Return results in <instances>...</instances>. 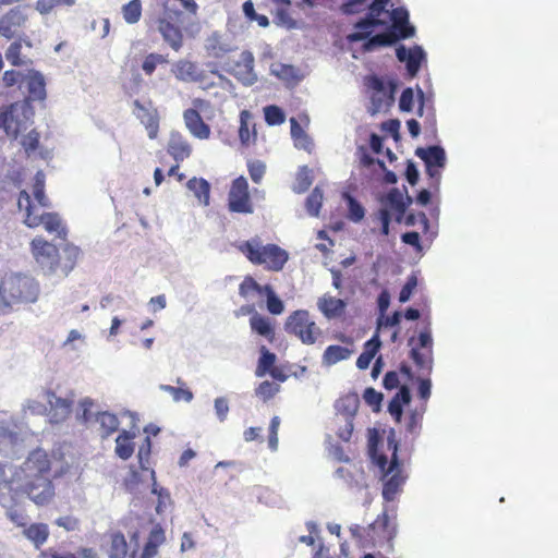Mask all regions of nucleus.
<instances>
[{"label": "nucleus", "instance_id": "nucleus-9", "mask_svg": "<svg viewBox=\"0 0 558 558\" xmlns=\"http://www.w3.org/2000/svg\"><path fill=\"white\" fill-rule=\"evenodd\" d=\"M31 252L36 263L47 275L56 272L59 268L60 257L58 247L43 236H36L32 240Z\"/></svg>", "mask_w": 558, "mask_h": 558}, {"label": "nucleus", "instance_id": "nucleus-36", "mask_svg": "<svg viewBox=\"0 0 558 558\" xmlns=\"http://www.w3.org/2000/svg\"><path fill=\"white\" fill-rule=\"evenodd\" d=\"M352 350L341 345H329L323 354V363L326 365H333L340 361L347 360L351 356Z\"/></svg>", "mask_w": 558, "mask_h": 558}, {"label": "nucleus", "instance_id": "nucleus-19", "mask_svg": "<svg viewBox=\"0 0 558 558\" xmlns=\"http://www.w3.org/2000/svg\"><path fill=\"white\" fill-rule=\"evenodd\" d=\"M25 7L16 5L10 9L5 14L0 17V35L7 39H11L15 36L17 31L24 26L27 21V14L25 13Z\"/></svg>", "mask_w": 558, "mask_h": 558}, {"label": "nucleus", "instance_id": "nucleus-44", "mask_svg": "<svg viewBox=\"0 0 558 558\" xmlns=\"http://www.w3.org/2000/svg\"><path fill=\"white\" fill-rule=\"evenodd\" d=\"M425 412V405L421 410H413L409 413L405 423V430L408 434L417 436L422 428L423 415Z\"/></svg>", "mask_w": 558, "mask_h": 558}, {"label": "nucleus", "instance_id": "nucleus-15", "mask_svg": "<svg viewBox=\"0 0 558 558\" xmlns=\"http://www.w3.org/2000/svg\"><path fill=\"white\" fill-rule=\"evenodd\" d=\"M133 113L145 126L148 137L155 140L159 132V112L151 100L142 102L138 99L133 102Z\"/></svg>", "mask_w": 558, "mask_h": 558}, {"label": "nucleus", "instance_id": "nucleus-59", "mask_svg": "<svg viewBox=\"0 0 558 558\" xmlns=\"http://www.w3.org/2000/svg\"><path fill=\"white\" fill-rule=\"evenodd\" d=\"M416 287H417V279L414 275H412L407 279V282L402 287V289L399 293V301L401 303L409 301L413 291L416 289Z\"/></svg>", "mask_w": 558, "mask_h": 558}, {"label": "nucleus", "instance_id": "nucleus-28", "mask_svg": "<svg viewBox=\"0 0 558 558\" xmlns=\"http://www.w3.org/2000/svg\"><path fill=\"white\" fill-rule=\"evenodd\" d=\"M374 535L386 541H392L396 536V526L389 521L387 512L379 514L376 520L369 525Z\"/></svg>", "mask_w": 558, "mask_h": 558}, {"label": "nucleus", "instance_id": "nucleus-45", "mask_svg": "<svg viewBox=\"0 0 558 558\" xmlns=\"http://www.w3.org/2000/svg\"><path fill=\"white\" fill-rule=\"evenodd\" d=\"M324 194L319 187H315L306 198V210L311 216H318L323 205Z\"/></svg>", "mask_w": 558, "mask_h": 558}, {"label": "nucleus", "instance_id": "nucleus-34", "mask_svg": "<svg viewBox=\"0 0 558 558\" xmlns=\"http://www.w3.org/2000/svg\"><path fill=\"white\" fill-rule=\"evenodd\" d=\"M388 209L396 215V220L400 222L407 211L408 203L404 201L403 194L398 189H392L386 198Z\"/></svg>", "mask_w": 558, "mask_h": 558}, {"label": "nucleus", "instance_id": "nucleus-47", "mask_svg": "<svg viewBox=\"0 0 558 558\" xmlns=\"http://www.w3.org/2000/svg\"><path fill=\"white\" fill-rule=\"evenodd\" d=\"M75 0H37L35 8L40 14H48L58 7H72Z\"/></svg>", "mask_w": 558, "mask_h": 558}, {"label": "nucleus", "instance_id": "nucleus-16", "mask_svg": "<svg viewBox=\"0 0 558 558\" xmlns=\"http://www.w3.org/2000/svg\"><path fill=\"white\" fill-rule=\"evenodd\" d=\"M415 155L425 162L427 174L438 184L441 177L440 169L446 165L444 148L437 145L426 148L418 147L415 150Z\"/></svg>", "mask_w": 558, "mask_h": 558}, {"label": "nucleus", "instance_id": "nucleus-3", "mask_svg": "<svg viewBox=\"0 0 558 558\" xmlns=\"http://www.w3.org/2000/svg\"><path fill=\"white\" fill-rule=\"evenodd\" d=\"M387 448L391 452L390 461H388L387 456L378 453L376 449L372 450V458L381 472L383 497L386 501H392L402 490L407 480L403 465L398 459V442L393 430L387 437Z\"/></svg>", "mask_w": 558, "mask_h": 558}, {"label": "nucleus", "instance_id": "nucleus-41", "mask_svg": "<svg viewBox=\"0 0 558 558\" xmlns=\"http://www.w3.org/2000/svg\"><path fill=\"white\" fill-rule=\"evenodd\" d=\"M275 353L268 351L265 347H262L260 356L255 372L256 376L262 377L266 373H269L272 368H275Z\"/></svg>", "mask_w": 558, "mask_h": 558}, {"label": "nucleus", "instance_id": "nucleus-29", "mask_svg": "<svg viewBox=\"0 0 558 558\" xmlns=\"http://www.w3.org/2000/svg\"><path fill=\"white\" fill-rule=\"evenodd\" d=\"M28 97L32 100L46 98V83L44 76L37 71H31L27 75Z\"/></svg>", "mask_w": 558, "mask_h": 558}, {"label": "nucleus", "instance_id": "nucleus-58", "mask_svg": "<svg viewBox=\"0 0 558 558\" xmlns=\"http://www.w3.org/2000/svg\"><path fill=\"white\" fill-rule=\"evenodd\" d=\"M401 111L411 112L414 108V93L411 87L403 89L399 100Z\"/></svg>", "mask_w": 558, "mask_h": 558}, {"label": "nucleus", "instance_id": "nucleus-13", "mask_svg": "<svg viewBox=\"0 0 558 558\" xmlns=\"http://www.w3.org/2000/svg\"><path fill=\"white\" fill-rule=\"evenodd\" d=\"M254 56L251 51H242L238 58L226 63V71L233 75L239 82L245 86H251L257 81L254 71Z\"/></svg>", "mask_w": 558, "mask_h": 558}, {"label": "nucleus", "instance_id": "nucleus-22", "mask_svg": "<svg viewBox=\"0 0 558 558\" xmlns=\"http://www.w3.org/2000/svg\"><path fill=\"white\" fill-rule=\"evenodd\" d=\"M21 452L22 444L19 435L0 423V454L19 458Z\"/></svg>", "mask_w": 558, "mask_h": 558}, {"label": "nucleus", "instance_id": "nucleus-37", "mask_svg": "<svg viewBox=\"0 0 558 558\" xmlns=\"http://www.w3.org/2000/svg\"><path fill=\"white\" fill-rule=\"evenodd\" d=\"M252 119V114L247 110H242L240 112V128H239V138L242 145L248 146L251 143H254L256 140V132L250 131V121Z\"/></svg>", "mask_w": 558, "mask_h": 558}, {"label": "nucleus", "instance_id": "nucleus-63", "mask_svg": "<svg viewBox=\"0 0 558 558\" xmlns=\"http://www.w3.org/2000/svg\"><path fill=\"white\" fill-rule=\"evenodd\" d=\"M381 345V342L379 340L378 335H374L368 341L364 344V353L371 355L372 357H375L377 352L379 351Z\"/></svg>", "mask_w": 558, "mask_h": 558}, {"label": "nucleus", "instance_id": "nucleus-7", "mask_svg": "<svg viewBox=\"0 0 558 558\" xmlns=\"http://www.w3.org/2000/svg\"><path fill=\"white\" fill-rule=\"evenodd\" d=\"M286 331L296 337L303 344H315L323 336L322 329L312 319L308 311L298 310L289 315Z\"/></svg>", "mask_w": 558, "mask_h": 558}, {"label": "nucleus", "instance_id": "nucleus-18", "mask_svg": "<svg viewBox=\"0 0 558 558\" xmlns=\"http://www.w3.org/2000/svg\"><path fill=\"white\" fill-rule=\"evenodd\" d=\"M170 15L159 16L154 21V25L161 35L163 41L175 52L180 51L184 45V35L179 25L170 21Z\"/></svg>", "mask_w": 558, "mask_h": 558}, {"label": "nucleus", "instance_id": "nucleus-52", "mask_svg": "<svg viewBox=\"0 0 558 558\" xmlns=\"http://www.w3.org/2000/svg\"><path fill=\"white\" fill-rule=\"evenodd\" d=\"M348 207H349V219L359 222L364 218V207L352 196L347 195Z\"/></svg>", "mask_w": 558, "mask_h": 558}, {"label": "nucleus", "instance_id": "nucleus-14", "mask_svg": "<svg viewBox=\"0 0 558 558\" xmlns=\"http://www.w3.org/2000/svg\"><path fill=\"white\" fill-rule=\"evenodd\" d=\"M7 117L3 131L13 140L27 129V123L31 119L28 110L24 105L13 102L5 106Z\"/></svg>", "mask_w": 558, "mask_h": 558}, {"label": "nucleus", "instance_id": "nucleus-35", "mask_svg": "<svg viewBox=\"0 0 558 558\" xmlns=\"http://www.w3.org/2000/svg\"><path fill=\"white\" fill-rule=\"evenodd\" d=\"M109 538H110V545H109V550H108L109 557L110 558H125L128 555L129 546H128L124 535L119 531L111 532L109 534Z\"/></svg>", "mask_w": 558, "mask_h": 558}, {"label": "nucleus", "instance_id": "nucleus-64", "mask_svg": "<svg viewBox=\"0 0 558 558\" xmlns=\"http://www.w3.org/2000/svg\"><path fill=\"white\" fill-rule=\"evenodd\" d=\"M40 558H78L73 553H59L54 550L53 548H48L46 550H43L39 555Z\"/></svg>", "mask_w": 558, "mask_h": 558}, {"label": "nucleus", "instance_id": "nucleus-20", "mask_svg": "<svg viewBox=\"0 0 558 558\" xmlns=\"http://www.w3.org/2000/svg\"><path fill=\"white\" fill-rule=\"evenodd\" d=\"M172 73L178 81L184 83H203L206 78L205 71L196 62L187 59L174 62Z\"/></svg>", "mask_w": 558, "mask_h": 558}, {"label": "nucleus", "instance_id": "nucleus-10", "mask_svg": "<svg viewBox=\"0 0 558 558\" xmlns=\"http://www.w3.org/2000/svg\"><path fill=\"white\" fill-rule=\"evenodd\" d=\"M400 15H402V23L400 24L399 21H397V28H395V31H389L372 36L364 43V50L372 51L377 47L390 46L399 39L412 37L415 29L409 24L408 12H401Z\"/></svg>", "mask_w": 558, "mask_h": 558}, {"label": "nucleus", "instance_id": "nucleus-5", "mask_svg": "<svg viewBox=\"0 0 558 558\" xmlns=\"http://www.w3.org/2000/svg\"><path fill=\"white\" fill-rule=\"evenodd\" d=\"M367 0H352L343 5V10L347 13H359L363 10L362 5ZM388 1L389 0H373L371 4H368L367 17L355 24L356 32L348 35V40L355 43L371 38L372 28L383 24L379 16L386 11Z\"/></svg>", "mask_w": 558, "mask_h": 558}, {"label": "nucleus", "instance_id": "nucleus-39", "mask_svg": "<svg viewBox=\"0 0 558 558\" xmlns=\"http://www.w3.org/2000/svg\"><path fill=\"white\" fill-rule=\"evenodd\" d=\"M97 422L101 428V436L104 438L109 437L111 434L118 430L120 422L116 414L109 412H101L97 416Z\"/></svg>", "mask_w": 558, "mask_h": 558}, {"label": "nucleus", "instance_id": "nucleus-1", "mask_svg": "<svg viewBox=\"0 0 558 558\" xmlns=\"http://www.w3.org/2000/svg\"><path fill=\"white\" fill-rule=\"evenodd\" d=\"M52 477L51 459L39 448L33 450L17 468L0 462V506L11 522L24 527V536L36 548L47 542L49 529L45 523L27 526L28 518L22 507L21 495L25 494L37 506L48 505L56 495Z\"/></svg>", "mask_w": 558, "mask_h": 558}, {"label": "nucleus", "instance_id": "nucleus-62", "mask_svg": "<svg viewBox=\"0 0 558 558\" xmlns=\"http://www.w3.org/2000/svg\"><path fill=\"white\" fill-rule=\"evenodd\" d=\"M377 219L380 222L381 226V234L388 235L389 234V225L391 221V214L388 208H380L377 214Z\"/></svg>", "mask_w": 558, "mask_h": 558}, {"label": "nucleus", "instance_id": "nucleus-46", "mask_svg": "<svg viewBox=\"0 0 558 558\" xmlns=\"http://www.w3.org/2000/svg\"><path fill=\"white\" fill-rule=\"evenodd\" d=\"M264 290L267 296V310L272 315H280L284 310L283 302L276 295L270 284H265Z\"/></svg>", "mask_w": 558, "mask_h": 558}, {"label": "nucleus", "instance_id": "nucleus-53", "mask_svg": "<svg viewBox=\"0 0 558 558\" xmlns=\"http://www.w3.org/2000/svg\"><path fill=\"white\" fill-rule=\"evenodd\" d=\"M21 53L22 44L20 41H13L5 52V58L13 66H21L24 64Z\"/></svg>", "mask_w": 558, "mask_h": 558}, {"label": "nucleus", "instance_id": "nucleus-48", "mask_svg": "<svg viewBox=\"0 0 558 558\" xmlns=\"http://www.w3.org/2000/svg\"><path fill=\"white\" fill-rule=\"evenodd\" d=\"M264 113H265V121L269 125H279V124H282L286 120L283 110L275 105L265 107Z\"/></svg>", "mask_w": 558, "mask_h": 558}, {"label": "nucleus", "instance_id": "nucleus-2", "mask_svg": "<svg viewBox=\"0 0 558 558\" xmlns=\"http://www.w3.org/2000/svg\"><path fill=\"white\" fill-rule=\"evenodd\" d=\"M46 175L39 170L33 179L32 193L33 196L26 191L22 190L17 196V210L22 215L23 223L35 229L44 226L45 230L49 233H56L60 240H65L68 236V229L62 223V220L57 213L41 211V209L50 207V201L45 192Z\"/></svg>", "mask_w": 558, "mask_h": 558}, {"label": "nucleus", "instance_id": "nucleus-42", "mask_svg": "<svg viewBox=\"0 0 558 558\" xmlns=\"http://www.w3.org/2000/svg\"><path fill=\"white\" fill-rule=\"evenodd\" d=\"M264 286L257 283L251 276H246L239 287V294L244 299H248L254 294H264Z\"/></svg>", "mask_w": 558, "mask_h": 558}, {"label": "nucleus", "instance_id": "nucleus-40", "mask_svg": "<svg viewBox=\"0 0 558 558\" xmlns=\"http://www.w3.org/2000/svg\"><path fill=\"white\" fill-rule=\"evenodd\" d=\"M142 1L141 0H131L128 3L122 5L121 12L124 21L128 24H135L142 17Z\"/></svg>", "mask_w": 558, "mask_h": 558}, {"label": "nucleus", "instance_id": "nucleus-4", "mask_svg": "<svg viewBox=\"0 0 558 558\" xmlns=\"http://www.w3.org/2000/svg\"><path fill=\"white\" fill-rule=\"evenodd\" d=\"M239 251L254 265H262L270 271H280L288 262L289 254L277 244H262L260 240L252 239L239 245Z\"/></svg>", "mask_w": 558, "mask_h": 558}, {"label": "nucleus", "instance_id": "nucleus-49", "mask_svg": "<svg viewBox=\"0 0 558 558\" xmlns=\"http://www.w3.org/2000/svg\"><path fill=\"white\" fill-rule=\"evenodd\" d=\"M40 142V134L36 130H31L23 136L21 145L23 146L27 156L38 149Z\"/></svg>", "mask_w": 558, "mask_h": 558}, {"label": "nucleus", "instance_id": "nucleus-23", "mask_svg": "<svg viewBox=\"0 0 558 558\" xmlns=\"http://www.w3.org/2000/svg\"><path fill=\"white\" fill-rule=\"evenodd\" d=\"M167 151L177 162H181L191 156L192 146L180 132H172L168 141Z\"/></svg>", "mask_w": 558, "mask_h": 558}, {"label": "nucleus", "instance_id": "nucleus-38", "mask_svg": "<svg viewBox=\"0 0 558 558\" xmlns=\"http://www.w3.org/2000/svg\"><path fill=\"white\" fill-rule=\"evenodd\" d=\"M187 187L195 194L199 203L209 204L210 185L205 179L192 178L187 182Z\"/></svg>", "mask_w": 558, "mask_h": 558}, {"label": "nucleus", "instance_id": "nucleus-8", "mask_svg": "<svg viewBox=\"0 0 558 558\" xmlns=\"http://www.w3.org/2000/svg\"><path fill=\"white\" fill-rule=\"evenodd\" d=\"M364 85L369 93L371 107L368 111L376 114L387 110L393 102L396 85L392 82H386L377 75H367L364 77Z\"/></svg>", "mask_w": 558, "mask_h": 558}, {"label": "nucleus", "instance_id": "nucleus-33", "mask_svg": "<svg viewBox=\"0 0 558 558\" xmlns=\"http://www.w3.org/2000/svg\"><path fill=\"white\" fill-rule=\"evenodd\" d=\"M63 256L60 258L59 268L66 276L74 269L81 256V248L72 243H66L63 248Z\"/></svg>", "mask_w": 558, "mask_h": 558}, {"label": "nucleus", "instance_id": "nucleus-43", "mask_svg": "<svg viewBox=\"0 0 558 558\" xmlns=\"http://www.w3.org/2000/svg\"><path fill=\"white\" fill-rule=\"evenodd\" d=\"M166 63H168L167 56L157 52H150L144 58L142 62V70L146 75L150 76L154 74L159 64Z\"/></svg>", "mask_w": 558, "mask_h": 558}, {"label": "nucleus", "instance_id": "nucleus-54", "mask_svg": "<svg viewBox=\"0 0 558 558\" xmlns=\"http://www.w3.org/2000/svg\"><path fill=\"white\" fill-rule=\"evenodd\" d=\"M151 453V440L147 436L145 437L143 444L138 448L137 458L141 469L147 470V465L149 463V458Z\"/></svg>", "mask_w": 558, "mask_h": 558}, {"label": "nucleus", "instance_id": "nucleus-11", "mask_svg": "<svg viewBox=\"0 0 558 558\" xmlns=\"http://www.w3.org/2000/svg\"><path fill=\"white\" fill-rule=\"evenodd\" d=\"M410 356L415 366L423 373L430 375L433 371V338L430 329L422 330L417 338V344L412 347Z\"/></svg>", "mask_w": 558, "mask_h": 558}, {"label": "nucleus", "instance_id": "nucleus-26", "mask_svg": "<svg viewBox=\"0 0 558 558\" xmlns=\"http://www.w3.org/2000/svg\"><path fill=\"white\" fill-rule=\"evenodd\" d=\"M208 56L220 59L234 50V47L217 32L207 37L205 44Z\"/></svg>", "mask_w": 558, "mask_h": 558}, {"label": "nucleus", "instance_id": "nucleus-32", "mask_svg": "<svg viewBox=\"0 0 558 558\" xmlns=\"http://www.w3.org/2000/svg\"><path fill=\"white\" fill-rule=\"evenodd\" d=\"M250 327L254 332L264 337L269 342L274 341L275 329L268 318L259 315L258 313H254L250 318Z\"/></svg>", "mask_w": 558, "mask_h": 558}, {"label": "nucleus", "instance_id": "nucleus-60", "mask_svg": "<svg viewBox=\"0 0 558 558\" xmlns=\"http://www.w3.org/2000/svg\"><path fill=\"white\" fill-rule=\"evenodd\" d=\"M54 524L59 527L64 529L68 532H73L78 530L80 527V520L73 515H63L58 518L54 521Z\"/></svg>", "mask_w": 558, "mask_h": 558}, {"label": "nucleus", "instance_id": "nucleus-61", "mask_svg": "<svg viewBox=\"0 0 558 558\" xmlns=\"http://www.w3.org/2000/svg\"><path fill=\"white\" fill-rule=\"evenodd\" d=\"M272 73L284 81H290L295 77L294 66L288 64H278V69H272Z\"/></svg>", "mask_w": 558, "mask_h": 558}, {"label": "nucleus", "instance_id": "nucleus-21", "mask_svg": "<svg viewBox=\"0 0 558 558\" xmlns=\"http://www.w3.org/2000/svg\"><path fill=\"white\" fill-rule=\"evenodd\" d=\"M183 121L185 128L195 138L208 140L210 137V126L203 120L201 113L195 108H189L183 111Z\"/></svg>", "mask_w": 558, "mask_h": 558}, {"label": "nucleus", "instance_id": "nucleus-50", "mask_svg": "<svg viewBox=\"0 0 558 558\" xmlns=\"http://www.w3.org/2000/svg\"><path fill=\"white\" fill-rule=\"evenodd\" d=\"M279 385L265 380L262 381L256 388V396L259 397L263 401H268L275 397V395L279 391Z\"/></svg>", "mask_w": 558, "mask_h": 558}, {"label": "nucleus", "instance_id": "nucleus-31", "mask_svg": "<svg viewBox=\"0 0 558 558\" xmlns=\"http://www.w3.org/2000/svg\"><path fill=\"white\" fill-rule=\"evenodd\" d=\"M135 437L134 433L122 430L118 437L116 438V454L122 459L128 460L134 453V442L133 438Z\"/></svg>", "mask_w": 558, "mask_h": 558}, {"label": "nucleus", "instance_id": "nucleus-56", "mask_svg": "<svg viewBox=\"0 0 558 558\" xmlns=\"http://www.w3.org/2000/svg\"><path fill=\"white\" fill-rule=\"evenodd\" d=\"M153 494L158 496V504L156 506L157 513L163 512V510L167 508V506L170 504V494L167 489L160 487H157L156 482L154 481L153 484Z\"/></svg>", "mask_w": 558, "mask_h": 558}, {"label": "nucleus", "instance_id": "nucleus-12", "mask_svg": "<svg viewBox=\"0 0 558 558\" xmlns=\"http://www.w3.org/2000/svg\"><path fill=\"white\" fill-rule=\"evenodd\" d=\"M228 208L231 213L252 214L254 206L251 201L248 183L244 177L234 179L228 193Z\"/></svg>", "mask_w": 558, "mask_h": 558}, {"label": "nucleus", "instance_id": "nucleus-17", "mask_svg": "<svg viewBox=\"0 0 558 558\" xmlns=\"http://www.w3.org/2000/svg\"><path fill=\"white\" fill-rule=\"evenodd\" d=\"M48 402L47 416L51 424H60L66 421L71 413L74 400L73 398L58 397L52 390L45 392Z\"/></svg>", "mask_w": 558, "mask_h": 558}, {"label": "nucleus", "instance_id": "nucleus-25", "mask_svg": "<svg viewBox=\"0 0 558 558\" xmlns=\"http://www.w3.org/2000/svg\"><path fill=\"white\" fill-rule=\"evenodd\" d=\"M317 307L326 318L332 319L344 313L347 303L335 296L323 295L317 301Z\"/></svg>", "mask_w": 558, "mask_h": 558}, {"label": "nucleus", "instance_id": "nucleus-57", "mask_svg": "<svg viewBox=\"0 0 558 558\" xmlns=\"http://www.w3.org/2000/svg\"><path fill=\"white\" fill-rule=\"evenodd\" d=\"M364 401L373 408L374 411H379L380 403L383 401V393L376 391L374 388L368 387L363 393Z\"/></svg>", "mask_w": 558, "mask_h": 558}, {"label": "nucleus", "instance_id": "nucleus-27", "mask_svg": "<svg viewBox=\"0 0 558 558\" xmlns=\"http://www.w3.org/2000/svg\"><path fill=\"white\" fill-rule=\"evenodd\" d=\"M411 401V392L407 386H402L399 392L389 401L388 412L397 423L401 422L403 414V405Z\"/></svg>", "mask_w": 558, "mask_h": 558}, {"label": "nucleus", "instance_id": "nucleus-55", "mask_svg": "<svg viewBox=\"0 0 558 558\" xmlns=\"http://www.w3.org/2000/svg\"><path fill=\"white\" fill-rule=\"evenodd\" d=\"M247 170L254 183H260L266 172V166L259 160H252L247 162Z\"/></svg>", "mask_w": 558, "mask_h": 558}, {"label": "nucleus", "instance_id": "nucleus-24", "mask_svg": "<svg viewBox=\"0 0 558 558\" xmlns=\"http://www.w3.org/2000/svg\"><path fill=\"white\" fill-rule=\"evenodd\" d=\"M396 56L399 61L407 62V70L409 74L411 76H415L420 70L421 62L424 59V51L418 46L410 50L404 46H400L396 50Z\"/></svg>", "mask_w": 558, "mask_h": 558}, {"label": "nucleus", "instance_id": "nucleus-51", "mask_svg": "<svg viewBox=\"0 0 558 558\" xmlns=\"http://www.w3.org/2000/svg\"><path fill=\"white\" fill-rule=\"evenodd\" d=\"M161 390L169 392L175 401L190 402L193 399V393L187 388L173 387L170 385H161Z\"/></svg>", "mask_w": 558, "mask_h": 558}, {"label": "nucleus", "instance_id": "nucleus-30", "mask_svg": "<svg viewBox=\"0 0 558 558\" xmlns=\"http://www.w3.org/2000/svg\"><path fill=\"white\" fill-rule=\"evenodd\" d=\"M166 541L165 531L160 525H155L144 546L142 558H153L158 553V547Z\"/></svg>", "mask_w": 558, "mask_h": 558}, {"label": "nucleus", "instance_id": "nucleus-6", "mask_svg": "<svg viewBox=\"0 0 558 558\" xmlns=\"http://www.w3.org/2000/svg\"><path fill=\"white\" fill-rule=\"evenodd\" d=\"M2 290L8 293V300L15 304L35 303L39 298V283L32 277L13 274L2 280Z\"/></svg>", "mask_w": 558, "mask_h": 558}]
</instances>
